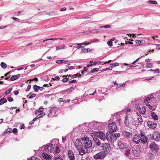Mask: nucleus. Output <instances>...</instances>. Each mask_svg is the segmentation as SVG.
Returning a JSON list of instances; mask_svg holds the SVG:
<instances>
[{
    "label": "nucleus",
    "mask_w": 160,
    "mask_h": 160,
    "mask_svg": "<svg viewBox=\"0 0 160 160\" xmlns=\"http://www.w3.org/2000/svg\"><path fill=\"white\" fill-rule=\"evenodd\" d=\"M137 120L136 121V122H134L135 124H137V123H138L139 122H141L142 121V118L140 115L137 114L136 117Z\"/></svg>",
    "instance_id": "a211bd4d"
},
{
    "label": "nucleus",
    "mask_w": 160,
    "mask_h": 160,
    "mask_svg": "<svg viewBox=\"0 0 160 160\" xmlns=\"http://www.w3.org/2000/svg\"><path fill=\"white\" fill-rule=\"evenodd\" d=\"M56 47L57 48L56 50H60L61 49H64L65 48L64 47H62V48H59L57 46H56Z\"/></svg>",
    "instance_id": "052dcab7"
},
{
    "label": "nucleus",
    "mask_w": 160,
    "mask_h": 160,
    "mask_svg": "<svg viewBox=\"0 0 160 160\" xmlns=\"http://www.w3.org/2000/svg\"><path fill=\"white\" fill-rule=\"evenodd\" d=\"M133 43L132 42L126 41L125 44H132Z\"/></svg>",
    "instance_id": "4d7b16f0"
},
{
    "label": "nucleus",
    "mask_w": 160,
    "mask_h": 160,
    "mask_svg": "<svg viewBox=\"0 0 160 160\" xmlns=\"http://www.w3.org/2000/svg\"><path fill=\"white\" fill-rule=\"evenodd\" d=\"M153 67V64L152 63H148L146 64V68H149Z\"/></svg>",
    "instance_id": "473e14b6"
},
{
    "label": "nucleus",
    "mask_w": 160,
    "mask_h": 160,
    "mask_svg": "<svg viewBox=\"0 0 160 160\" xmlns=\"http://www.w3.org/2000/svg\"><path fill=\"white\" fill-rule=\"evenodd\" d=\"M124 136L126 138H129L130 137H132V134L126 131H123L122 132Z\"/></svg>",
    "instance_id": "aec40b11"
},
{
    "label": "nucleus",
    "mask_w": 160,
    "mask_h": 160,
    "mask_svg": "<svg viewBox=\"0 0 160 160\" xmlns=\"http://www.w3.org/2000/svg\"><path fill=\"white\" fill-rule=\"evenodd\" d=\"M14 94L15 95H17L19 93V92L18 90L15 91L14 92Z\"/></svg>",
    "instance_id": "0e129e2a"
},
{
    "label": "nucleus",
    "mask_w": 160,
    "mask_h": 160,
    "mask_svg": "<svg viewBox=\"0 0 160 160\" xmlns=\"http://www.w3.org/2000/svg\"><path fill=\"white\" fill-rule=\"evenodd\" d=\"M54 160H63V159L60 157H56Z\"/></svg>",
    "instance_id": "37998d69"
},
{
    "label": "nucleus",
    "mask_w": 160,
    "mask_h": 160,
    "mask_svg": "<svg viewBox=\"0 0 160 160\" xmlns=\"http://www.w3.org/2000/svg\"><path fill=\"white\" fill-rule=\"evenodd\" d=\"M142 136H143L144 137H145V139H146V142H147V140H148L147 138L145 136H144V135L143 134V133L142 132H141L140 133V138H142Z\"/></svg>",
    "instance_id": "a18cd8bd"
},
{
    "label": "nucleus",
    "mask_w": 160,
    "mask_h": 160,
    "mask_svg": "<svg viewBox=\"0 0 160 160\" xmlns=\"http://www.w3.org/2000/svg\"><path fill=\"white\" fill-rule=\"evenodd\" d=\"M119 147L122 149H124L128 147V145L127 144H124L123 143H120V144L118 145Z\"/></svg>",
    "instance_id": "4be33fe9"
},
{
    "label": "nucleus",
    "mask_w": 160,
    "mask_h": 160,
    "mask_svg": "<svg viewBox=\"0 0 160 160\" xmlns=\"http://www.w3.org/2000/svg\"><path fill=\"white\" fill-rule=\"evenodd\" d=\"M118 145H119L120 144V143H123L122 140L121 138H120L118 140Z\"/></svg>",
    "instance_id": "49530a36"
},
{
    "label": "nucleus",
    "mask_w": 160,
    "mask_h": 160,
    "mask_svg": "<svg viewBox=\"0 0 160 160\" xmlns=\"http://www.w3.org/2000/svg\"><path fill=\"white\" fill-rule=\"evenodd\" d=\"M1 67L3 69H5L7 67V65L6 63L3 62H2L0 64Z\"/></svg>",
    "instance_id": "cd10ccee"
},
{
    "label": "nucleus",
    "mask_w": 160,
    "mask_h": 160,
    "mask_svg": "<svg viewBox=\"0 0 160 160\" xmlns=\"http://www.w3.org/2000/svg\"><path fill=\"white\" fill-rule=\"evenodd\" d=\"M147 156L148 158H153L154 155L151 152H148L147 153Z\"/></svg>",
    "instance_id": "7c9ffc66"
},
{
    "label": "nucleus",
    "mask_w": 160,
    "mask_h": 160,
    "mask_svg": "<svg viewBox=\"0 0 160 160\" xmlns=\"http://www.w3.org/2000/svg\"><path fill=\"white\" fill-rule=\"evenodd\" d=\"M45 115V114H43V113H41L39 114L35 118H34L33 119V121H35L37 119H38L41 118L42 116L44 115Z\"/></svg>",
    "instance_id": "a878e982"
},
{
    "label": "nucleus",
    "mask_w": 160,
    "mask_h": 160,
    "mask_svg": "<svg viewBox=\"0 0 160 160\" xmlns=\"http://www.w3.org/2000/svg\"><path fill=\"white\" fill-rule=\"evenodd\" d=\"M153 139L156 141H158L160 140V134L158 132H155L153 133Z\"/></svg>",
    "instance_id": "ddd939ff"
},
{
    "label": "nucleus",
    "mask_w": 160,
    "mask_h": 160,
    "mask_svg": "<svg viewBox=\"0 0 160 160\" xmlns=\"http://www.w3.org/2000/svg\"><path fill=\"white\" fill-rule=\"evenodd\" d=\"M82 48H83L82 49V51L84 52L87 53L89 51L90 52L91 51L90 49H89V48H88L87 49H86L85 48H84L83 47H82Z\"/></svg>",
    "instance_id": "c9c22d12"
},
{
    "label": "nucleus",
    "mask_w": 160,
    "mask_h": 160,
    "mask_svg": "<svg viewBox=\"0 0 160 160\" xmlns=\"http://www.w3.org/2000/svg\"><path fill=\"white\" fill-rule=\"evenodd\" d=\"M17 129L16 128H14L13 129V131H12V132L13 133H15V132H17Z\"/></svg>",
    "instance_id": "774afa93"
},
{
    "label": "nucleus",
    "mask_w": 160,
    "mask_h": 160,
    "mask_svg": "<svg viewBox=\"0 0 160 160\" xmlns=\"http://www.w3.org/2000/svg\"><path fill=\"white\" fill-rule=\"evenodd\" d=\"M55 152L56 153H58L60 152V148L58 145L55 147Z\"/></svg>",
    "instance_id": "2f4dec72"
},
{
    "label": "nucleus",
    "mask_w": 160,
    "mask_h": 160,
    "mask_svg": "<svg viewBox=\"0 0 160 160\" xmlns=\"http://www.w3.org/2000/svg\"><path fill=\"white\" fill-rule=\"evenodd\" d=\"M75 145L77 149L82 146V143L81 140L79 139H77L75 142Z\"/></svg>",
    "instance_id": "f3484780"
},
{
    "label": "nucleus",
    "mask_w": 160,
    "mask_h": 160,
    "mask_svg": "<svg viewBox=\"0 0 160 160\" xmlns=\"http://www.w3.org/2000/svg\"><path fill=\"white\" fill-rule=\"evenodd\" d=\"M132 151L133 154L135 157H138L139 155L140 152L136 147H133Z\"/></svg>",
    "instance_id": "9b49d317"
},
{
    "label": "nucleus",
    "mask_w": 160,
    "mask_h": 160,
    "mask_svg": "<svg viewBox=\"0 0 160 160\" xmlns=\"http://www.w3.org/2000/svg\"><path fill=\"white\" fill-rule=\"evenodd\" d=\"M44 149L45 151L52 152L53 149L52 144H50L46 145Z\"/></svg>",
    "instance_id": "2eb2a0df"
},
{
    "label": "nucleus",
    "mask_w": 160,
    "mask_h": 160,
    "mask_svg": "<svg viewBox=\"0 0 160 160\" xmlns=\"http://www.w3.org/2000/svg\"><path fill=\"white\" fill-rule=\"evenodd\" d=\"M31 87V85H29H29H28V87H27V89H26V91H28L30 90V88Z\"/></svg>",
    "instance_id": "6e6d98bb"
},
{
    "label": "nucleus",
    "mask_w": 160,
    "mask_h": 160,
    "mask_svg": "<svg viewBox=\"0 0 160 160\" xmlns=\"http://www.w3.org/2000/svg\"><path fill=\"white\" fill-rule=\"evenodd\" d=\"M107 44L109 46L111 47L112 46V43L111 41L110 40L107 42Z\"/></svg>",
    "instance_id": "c03bdc74"
},
{
    "label": "nucleus",
    "mask_w": 160,
    "mask_h": 160,
    "mask_svg": "<svg viewBox=\"0 0 160 160\" xmlns=\"http://www.w3.org/2000/svg\"><path fill=\"white\" fill-rule=\"evenodd\" d=\"M57 40V38H50L49 39H46L45 40H44L43 41V42H44L46 41L51 40Z\"/></svg>",
    "instance_id": "603ef678"
},
{
    "label": "nucleus",
    "mask_w": 160,
    "mask_h": 160,
    "mask_svg": "<svg viewBox=\"0 0 160 160\" xmlns=\"http://www.w3.org/2000/svg\"><path fill=\"white\" fill-rule=\"evenodd\" d=\"M151 113L152 115V118L155 120H158V117L157 116L156 113L153 112H151Z\"/></svg>",
    "instance_id": "5701e85b"
},
{
    "label": "nucleus",
    "mask_w": 160,
    "mask_h": 160,
    "mask_svg": "<svg viewBox=\"0 0 160 160\" xmlns=\"http://www.w3.org/2000/svg\"><path fill=\"white\" fill-rule=\"evenodd\" d=\"M58 101L60 102H62L63 101V99L61 98H59L58 99Z\"/></svg>",
    "instance_id": "338daca9"
},
{
    "label": "nucleus",
    "mask_w": 160,
    "mask_h": 160,
    "mask_svg": "<svg viewBox=\"0 0 160 160\" xmlns=\"http://www.w3.org/2000/svg\"><path fill=\"white\" fill-rule=\"evenodd\" d=\"M7 102V99L3 98L0 99V105H2L3 104L6 102Z\"/></svg>",
    "instance_id": "393cba45"
},
{
    "label": "nucleus",
    "mask_w": 160,
    "mask_h": 160,
    "mask_svg": "<svg viewBox=\"0 0 160 160\" xmlns=\"http://www.w3.org/2000/svg\"><path fill=\"white\" fill-rule=\"evenodd\" d=\"M147 125L149 128L154 129L156 127L157 124L154 122L149 121L148 122Z\"/></svg>",
    "instance_id": "f8f14e48"
},
{
    "label": "nucleus",
    "mask_w": 160,
    "mask_h": 160,
    "mask_svg": "<svg viewBox=\"0 0 160 160\" xmlns=\"http://www.w3.org/2000/svg\"><path fill=\"white\" fill-rule=\"evenodd\" d=\"M57 109V108L56 107H53V108L51 109L49 111V112L48 114V117H51L52 116V113L54 112V110Z\"/></svg>",
    "instance_id": "412c9836"
},
{
    "label": "nucleus",
    "mask_w": 160,
    "mask_h": 160,
    "mask_svg": "<svg viewBox=\"0 0 160 160\" xmlns=\"http://www.w3.org/2000/svg\"><path fill=\"white\" fill-rule=\"evenodd\" d=\"M144 57V56H142L140 58H138L136 60H135L134 62H132V64H133L135 63L136 62H137L138 61V60H139L140 59V58H141L142 57Z\"/></svg>",
    "instance_id": "5fc2aeb1"
},
{
    "label": "nucleus",
    "mask_w": 160,
    "mask_h": 160,
    "mask_svg": "<svg viewBox=\"0 0 160 160\" xmlns=\"http://www.w3.org/2000/svg\"><path fill=\"white\" fill-rule=\"evenodd\" d=\"M66 10V8L65 7H63L61 8L60 9L61 11H64Z\"/></svg>",
    "instance_id": "69168bd1"
},
{
    "label": "nucleus",
    "mask_w": 160,
    "mask_h": 160,
    "mask_svg": "<svg viewBox=\"0 0 160 160\" xmlns=\"http://www.w3.org/2000/svg\"><path fill=\"white\" fill-rule=\"evenodd\" d=\"M111 66H112L113 67H115L118 66L119 65L118 63L117 62L113 63L110 64Z\"/></svg>",
    "instance_id": "79ce46f5"
},
{
    "label": "nucleus",
    "mask_w": 160,
    "mask_h": 160,
    "mask_svg": "<svg viewBox=\"0 0 160 160\" xmlns=\"http://www.w3.org/2000/svg\"><path fill=\"white\" fill-rule=\"evenodd\" d=\"M68 80H69L68 78H65L63 79L62 80V81L63 82H67Z\"/></svg>",
    "instance_id": "864d4df0"
},
{
    "label": "nucleus",
    "mask_w": 160,
    "mask_h": 160,
    "mask_svg": "<svg viewBox=\"0 0 160 160\" xmlns=\"http://www.w3.org/2000/svg\"><path fill=\"white\" fill-rule=\"evenodd\" d=\"M86 148H90L92 146V140L87 136H84L81 138Z\"/></svg>",
    "instance_id": "7ed1b4c3"
},
{
    "label": "nucleus",
    "mask_w": 160,
    "mask_h": 160,
    "mask_svg": "<svg viewBox=\"0 0 160 160\" xmlns=\"http://www.w3.org/2000/svg\"><path fill=\"white\" fill-rule=\"evenodd\" d=\"M120 136V134L119 133H116L114 134L110 133L107 135V138L108 141L110 140L112 143H113Z\"/></svg>",
    "instance_id": "39448f33"
},
{
    "label": "nucleus",
    "mask_w": 160,
    "mask_h": 160,
    "mask_svg": "<svg viewBox=\"0 0 160 160\" xmlns=\"http://www.w3.org/2000/svg\"><path fill=\"white\" fill-rule=\"evenodd\" d=\"M99 70V69L98 68H95L91 71V72L93 73L95 72H98Z\"/></svg>",
    "instance_id": "ea45409f"
},
{
    "label": "nucleus",
    "mask_w": 160,
    "mask_h": 160,
    "mask_svg": "<svg viewBox=\"0 0 160 160\" xmlns=\"http://www.w3.org/2000/svg\"><path fill=\"white\" fill-rule=\"evenodd\" d=\"M110 27V26L109 25H106L105 26H102L100 27V28H108Z\"/></svg>",
    "instance_id": "58836bf2"
},
{
    "label": "nucleus",
    "mask_w": 160,
    "mask_h": 160,
    "mask_svg": "<svg viewBox=\"0 0 160 160\" xmlns=\"http://www.w3.org/2000/svg\"><path fill=\"white\" fill-rule=\"evenodd\" d=\"M108 128L109 132H115L117 129L116 123L112 120H109L108 121Z\"/></svg>",
    "instance_id": "423d86ee"
},
{
    "label": "nucleus",
    "mask_w": 160,
    "mask_h": 160,
    "mask_svg": "<svg viewBox=\"0 0 160 160\" xmlns=\"http://www.w3.org/2000/svg\"><path fill=\"white\" fill-rule=\"evenodd\" d=\"M131 111V109L130 108H127L125 110V111L126 112H128Z\"/></svg>",
    "instance_id": "13d9d810"
},
{
    "label": "nucleus",
    "mask_w": 160,
    "mask_h": 160,
    "mask_svg": "<svg viewBox=\"0 0 160 160\" xmlns=\"http://www.w3.org/2000/svg\"><path fill=\"white\" fill-rule=\"evenodd\" d=\"M60 78L58 76H56L54 78H52V79L53 80H56L59 81V80Z\"/></svg>",
    "instance_id": "09e8293b"
},
{
    "label": "nucleus",
    "mask_w": 160,
    "mask_h": 160,
    "mask_svg": "<svg viewBox=\"0 0 160 160\" xmlns=\"http://www.w3.org/2000/svg\"><path fill=\"white\" fill-rule=\"evenodd\" d=\"M154 101V98L152 97H148L146 98L144 101L146 105L151 110L154 111L156 109L155 106H153V103Z\"/></svg>",
    "instance_id": "f03ea898"
},
{
    "label": "nucleus",
    "mask_w": 160,
    "mask_h": 160,
    "mask_svg": "<svg viewBox=\"0 0 160 160\" xmlns=\"http://www.w3.org/2000/svg\"><path fill=\"white\" fill-rule=\"evenodd\" d=\"M68 155L70 160H73L75 159L74 154L71 150H69L68 152Z\"/></svg>",
    "instance_id": "dca6fc26"
},
{
    "label": "nucleus",
    "mask_w": 160,
    "mask_h": 160,
    "mask_svg": "<svg viewBox=\"0 0 160 160\" xmlns=\"http://www.w3.org/2000/svg\"><path fill=\"white\" fill-rule=\"evenodd\" d=\"M33 88L35 92H37L40 88V87L36 85H35L33 86Z\"/></svg>",
    "instance_id": "c756f323"
},
{
    "label": "nucleus",
    "mask_w": 160,
    "mask_h": 160,
    "mask_svg": "<svg viewBox=\"0 0 160 160\" xmlns=\"http://www.w3.org/2000/svg\"><path fill=\"white\" fill-rule=\"evenodd\" d=\"M152 136H153V134L148 135V137H149L150 139H153V137H152Z\"/></svg>",
    "instance_id": "3c124183"
},
{
    "label": "nucleus",
    "mask_w": 160,
    "mask_h": 160,
    "mask_svg": "<svg viewBox=\"0 0 160 160\" xmlns=\"http://www.w3.org/2000/svg\"><path fill=\"white\" fill-rule=\"evenodd\" d=\"M125 124L127 125V126H128L129 125V121L128 119V117H126L125 118V121H124Z\"/></svg>",
    "instance_id": "c85d7f7f"
},
{
    "label": "nucleus",
    "mask_w": 160,
    "mask_h": 160,
    "mask_svg": "<svg viewBox=\"0 0 160 160\" xmlns=\"http://www.w3.org/2000/svg\"><path fill=\"white\" fill-rule=\"evenodd\" d=\"M36 95L34 93H33L31 95L30 97H29V98L30 99L32 98H34L36 97Z\"/></svg>",
    "instance_id": "de8ad7c7"
},
{
    "label": "nucleus",
    "mask_w": 160,
    "mask_h": 160,
    "mask_svg": "<svg viewBox=\"0 0 160 160\" xmlns=\"http://www.w3.org/2000/svg\"><path fill=\"white\" fill-rule=\"evenodd\" d=\"M148 3H150L154 4H156L158 3V2L155 1L149 0L148 1Z\"/></svg>",
    "instance_id": "e433bc0d"
},
{
    "label": "nucleus",
    "mask_w": 160,
    "mask_h": 160,
    "mask_svg": "<svg viewBox=\"0 0 160 160\" xmlns=\"http://www.w3.org/2000/svg\"><path fill=\"white\" fill-rule=\"evenodd\" d=\"M99 29H93L89 31L90 32L95 33H98L99 32Z\"/></svg>",
    "instance_id": "72a5a7b5"
},
{
    "label": "nucleus",
    "mask_w": 160,
    "mask_h": 160,
    "mask_svg": "<svg viewBox=\"0 0 160 160\" xmlns=\"http://www.w3.org/2000/svg\"><path fill=\"white\" fill-rule=\"evenodd\" d=\"M76 82V80H73L72 81H69L68 82L69 83L71 84L72 82Z\"/></svg>",
    "instance_id": "bf43d9fd"
},
{
    "label": "nucleus",
    "mask_w": 160,
    "mask_h": 160,
    "mask_svg": "<svg viewBox=\"0 0 160 160\" xmlns=\"http://www.w3.org/2000/svg\"><path fill=\"white\" fill-rule=\"evenodd\" d=\"M137 110L141 114L144 115L145 114V112L146 111V108L142 106H140L137 108Z\"/></svg>",
    "instance_id": "9d476101"
},
{
    "label": "nucleus",
    "mask_w": 160,
    "mask_h": 160,
    "mask_svg": "<svg viewBox=\"0 0 160 160\" xmlns=\"http://www.w3.org/2000/svg\"><path fill=\"white\" fill-rule=\"evenodd\" d=\"M105 156V152H102L96 154L93 157L96 159H102L104 158Z\"/></svg>",
    "instance_id": "6e6552de"
},
{
    "label": "nucleus",
    "mask_w": 160,
    "mask_h": 160,
    "mask_svg": "<svg viewBox=\"0 0 160 160\" xmlns=\"http://www.w3.org/2000/svg\"><path fill=\"white\" fill-rule=\"evenodd\" d=\"M20 75V74H19L18 75H13L10 78L11 81H13L16 80L18 78V76H19Z\"/></svg>",
    "instance_id": "b1692460"
},
{
    "label": "nucleus",
    "mask_w": 160,
    "mask_h": 160,
    "mask_svg": "<svg viewBox=\"0 0 160 160\" xmlns=\"http://www.w3.org/2000/svg\"><path fill=\"white\" fill-rule=\"evenodd\" d=\"M42 156L43 158L45 159L46 160H50L51 158V156L46 154L44 152H43L42 153Z\"/></svg>",
    "instance_id": "6ab92c4d"
},
{
    "label": "nucleus",
    "mask_w": 160,
    "mask_h": 160,
    "mask_svg": "<svg viewBox=\"0 0 160 160\" xmlns=\"http://www.w3.org/2000/svg\"><path fill=\"white\" fill-rule=\"evenodd\" d=\"M12 130L11 128H8L6 131V133H11L12 132Z\"/></svg>",
    "instance_id": "a19ab883"
},
{
    "label": "nucleus",
    "mask_w": 160,
    "mask_h": 160,
    "mask_svg": "<svg viewBox=\"0 0 160 160\" xmlns=\"http://www.w3.org/2000/svg\"><path fill=\"white\" fill-rule=\"evenodd\" d=\"M77 150L79 152V154L82 156L86 153L88 151L87 148L85 147L84 148L82 147L78 148Z\"/></svg>",
    "instance_id": "1a4fd4ad"
},
{
    "label": "nucleus",
    "mask_w": 160,
    "mask_h": 160,
    "mask_svg": "<svg viewBox=\"0 0 160 160\" xmlns=\"http://www.w3.org/2000/svg\"><path fill=\"white\" fill-rule=\"evenodd\" d=\"M151 59L149 58L145 60V62H149L151 61Z\"/></svg>",
    "instance_id": "e2e57ef3"
},
{
    "label": "nucleus",
    "mask_w": 160,
    "mask_h": 160,
    "mask_svg": "<svg viewBox=\"0 0 160 160\" xmlns=\"http://www.w3.org/2000/svg\"><path fill=\"white\" fill-rule=\"evenodd\" d=\"M56 62L57 63L60 64L66 62H67L68 61H66V60H57L56 61Z\"/></svg>",
    "instance_id": "bb28decb"
},
{
    "label": "nucleus",
    "mask_w": 160,
    "mask_h": 160,
    "mask_svg": "<svg viewBox=\"0 0 160 160\" xmlns=\"http://www.w3.org/2000/svg\"><path fill=\"white\" fill-rule=\"evenodd\" d=\"M94 135L95 137L100 138L103 141H104L106 139V136L105 134L102 132L100 131L95 132L94 133H92L91 134L95 142V145L97 147L100 146L101 144V142L100 140L97 138L93 137V136Z\"/></svg>",
    "instance_id": "f257e3e1"
},
{
    "label": "nucleus",
    "mask_w": 160,
    "mask_h": 160,
    "mask_svg": "<svg viewBox=\"0 0 160 160\" xmlns=\"http://www.w3.org/2000/svg\"><path fill=\"white\" fill-rule=\"evenodd\" d=\"M8 100L9 102H12L13 101V98L11 97H8Z\"/></svg>",
    "instance_id": "8fccbe9b"
},
{
    "label": "nucleus",
    "mask_w": 160,
    "mask_h": 160,
    "mask_svg": "<svg viewBox=\"0 0 160 160\" xmlns=\"http://www.w3.org/2000/svg\"><path fill=\"white\" fill-rule=\"evenodd\" d=\"M132 141L136 144H138L140 141L143 144L146 143V140L145 137L142 136V138H140V136L137 134L134 136L132 138Z\"/></svg>",
    "instance_id": "20e7f679"
},
{
    "label": "nucleus",
    "mask_w": 160,
    "mask_h": 160,
    "mask_svg": "<svg viewBox=\"0 0 160 160\" xmlns=\"http://www.w3.org/2000/svg\"><path fill=\"white\" fill-rule=\"evenodd\" d=\"M100 147L105 152L108 153L110 151L111 148L110 144L108 143H103L102 145Z\"/></svg>",
    "instance_id": "0eeeda50"
},
{
    "label": "nucleus",
    "mask_w": 160,
    "mask_h": 160,
    "mask_svg": "<svg viewBox=\"0 0 160 160\" xmlns=\"http://www.w3.org/2000/svg\"><path fill=\"white\" fill-rule=\"evenodd\" d=\"M130 154V150L129 149H127L126 150L125 152V154L127 157H128Z\"/></svg>",
    "instance_id": "f704fd0d"
},
{
    "label": "nucleus",
    "mask_w": 160,
    "mask_h": 160,
    "mask_svg": "<svg viewBox=\"0 0 160 160\" xmlns=\"http://www.w3.org/2000/svg\"><path fill=\"white\" fill-rule=\"evenodd\" d=\"M135 42L137 44H139L140 42H141V41H140L138 40H137L135 41Z\"/></svg>",
    "instance_id": "680f3d73"
},
{
    "label": "nucleus",
    "mask_w": 160,
    "mask_h": 160,
    "mask_svg": "<svg viewBox=\"0 0 160 160\" xmlns=\"http://www.w3.org/2000/svg\"><path fill=\"white\" fill-rule=\"evenodd\" d=\"M12 90V88H9L8 90L6 91L5 92V94L6 95H8L9 94Z\"/></svg>",
    "instance_id": "4c0bfd02"
},
{
    "label": "nucleus",
    "mask_w": 160,
    "mask_h": 160,
    "mask_svg": "<svg viewBox=\"0 0 160 160\" xmlns=\"http://www.w3.org/2000/svg\"><path fill=\"white\" fill-rule=\"evenodd\" d=\"M149 148L151 149L155 152H157L158 150V145L154 143H152L149 145Z\"/></svg>",
    "instance_id": "4468645a"
}]
</instances>
